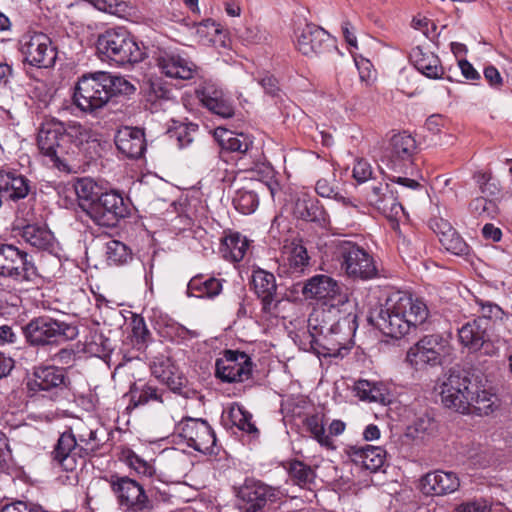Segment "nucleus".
<instances>
[{
	"label": "nucleus",
	"instance_id": "3",
	"mask_svg": "<svg viewBox=\"0 0 512 512\" xmlns=\"http://www.w3.org/2000/svg\"><path fill=\"white\" fill-rule=\"evenodd\" d=\"M330 249L347 278L367 281L377 277L378 269L373 255L358 243L336 239L331 241Z\"/></svg>",
	"mask_w": 512,
	"mask_h": 512
},
{
	"label": "nucleus",
	"instance_id": "32",
	"mask_svg": "<svg viewBox=\"0 0 512 512\" xmlns=\"http://www.w3.org/2000/svg\"><path fill=\"white\" fill-rule=\"evenodd\" d=\"M215 137L222 150L236 153L239 156L238 160H244L247 157L252 158L253 141L248 135L217 128Z\"/></svg>",
	"mask_w": 512,
	"mask_h": 512
},
{
	"label": "nucleus",
	"instance_id": "6",
	"mask_svg": "<svg viewBox=\"0 0 512 512\" xmlns=\"http://www.w3.org/2000/svg\"><path fill=\"white\" fill-rule=\"evenodd\" d=\"M21 329L26 343L35 348H43L62 341L73 340L78 336L76 325L48 315L32 318Z\"/></svg>",
	"mask_w": 512,
	"mask_h": 512
},
{
	"label": "nucleus",
	"instance_id": "24",
	"mask_svg": "<svg viewBox=\"0 0 512 512\" xmlns=\"http://www.w3.org/2000/svg\"><path fill=\"white\" fill-rule=\"evenodd\" d=\"M292 213L296 219L315 223L320 227L329 224V215L322 203L318 198L306 192L296 195Z\"/></svg>",
	"mask_w": 512,
	"mask_h": 512
},
{
	"label": "nucleus",
	"instance_id": "29",
	"mask_svg": "<svg viewBox=\"0 0 512 512\" xmlns=\"http://www.w3.org/2000/svg\"><path fill=\"white\" fill-rule=\"evenodd\" d=\"M114 142L117 150L129 159L141 158L146 150L144 131L138 127H121L115 134Z\"/></svg>",
	"mask_w": 512,
	"mask_h": 512
},
{
	"label": "nucleus",
	"instance_id": "2",
	"mask_svg": "<svg viewBox=\"0 0 512 512\" xmlns=\"http://www.w3.org/2000/svg\"><path fill=\"white\" fill-rule=\"evenodd\" d=\"M107 441L103 429H83L74 433L72 428L62 432L51 451V460L62 470L72 472L78 461L96 455Z\"/></svg>",
	"mask_w": 512,
	"mask_h": 512
},
{
	"label": "nucleus",
	"instance_id": "23",
	"mask_svg": "<svg viewBox=\"0 0 512 512\" xmlns=\"http://www.w3.org/2000/svg\"><path fill=\"white\" fill-rule=\"evenodd\" d=\"M460 480L453 471L435 470L419 480V489L426 496H444L458 490Z\"/></svg>",
	"mask_w": 512,
	"mask_h": 512
},
{
	"label": "nucleus",
	"instance_id": "33",
	"mask_svg": "<svg viewBox=\"0 0 512 512\" xmlns=\"http://www.w3.org/2000/svg\"><path fill=\"white\" fill-rule=\"evenodd\" d=\"M95 140L91 128L78 122L65 124L64 141L66 143V149L68 150V163L70 164L76 159L85 144H89L90 141Z\"/></svg>",
	"mask_w": 512,
	"mask_h": 512
},
{
	"label": "nucleus",
	"instance_id": "46",
	"mask_svg": "<svg viewBox=\"0 0 512 512\" xmlns=\"http://www.w3.org/2000/svg\"><path fill=\"white\" fill-rule=\"evenodd\" d=\"M287 470L291 481L302 488H310L316 476L309 465L299 460L291 461Z\"/></svg>",
	"mask_w": 512,
	"mask_h": 512
},
{
	"label": "nucleus",
	"instance_id": "61",
	"mask_svg": "<svg viewBox=\"0 0 512 512\" xmlns=\"http://www.w3.org/2000/svg\"><path fill=\"white\" fill-rule=\"evenodd\" d=\"M372 167L364 159L358 160L353 167V177L358 183H364L372 178Z\"/></svg>",
	"mask_w": 512,
	"mask_h": 512
},
{
	"label": "nucleus",
	"instance_id": "55",
	"mask_svg": "<svg viewBox=\"0 0 512 512\" xmlns=\"http://www.w3.org/2000/svg\"><path fill=\"white\" fill-rule=\"evenodd\" d=\"M440 243L448 252L454 255L464 256L469 253V246L456 230L443 237Z\"/></svg>",
	"mask_w": 512,
	"mask_h": 512
},
{
	"label": "nucleus",
	"instance_id": "8",
	"mask_svg": "<svg viewBox=\"0 0 512 512\" xmlns=\"http://www.w3.org/2000/svg\"><path fill=\"white\" fill-rule=\"evenodd\" d=\"M110 101L103 71L86 73L78 78L74 87L73 103L85 113H95Z\"/></svg>",
	"mask_w": 512,
	"mask_h": 512
},
{
	"label": "nucleus",
	"instance_id": "48",
	"mask_svg": "<svg viewBox=\"0 0 512 512\" xmlns=\"http://www.w3.org/2000/svg\"><path fill=\"white\" fill-rule=\"evenodd\" d=\"M103 77L107 84L110 99L114 96L130 95L135 92L134 85L122 76L113 75L109 72L103 71Z\"/></svg>",
	"mask_w": 512,
	"mask_h": 512
},
{
	"label": "nucleus",
	"instance_id": "43",
	"mask_svg": "<svg viewBox=\"0 0 512 512\" xmlns=\"http://www.w3.org/2000/svg\"><path fill=\"white\" fill-rule=\"evenodd\" d=\"M198 130L199 126L195 123L174 122L173 125L168 128L166 135L178 148L183 149L194 142Z\"/></svg>",
	"mask_w": 512,
	"mask_h": 512
},
{
	"label": "nucleus",
	"instance_id": "56",
	"mask_svg": "<svg viewBox=\"0 0 512 512\" xmlns=\"http://www.w3.org/2000/svg\"><path fill=\"white\" fill-rule=\"evenodd\" d=\"M476 305L479 307V311L482 316L479 318H484L486 322L489 320H502L504 316L503 309L496 303L484 300L479 297H475L474 299Z\"/></svg>",
	"mask_w": 512,
	"mask_h": 512
},
{
	"label": "nucleus",
	"instance_id": "11",
	"mask_svg": "<svg viewBox=\"0 0 512 512\" xmlns=\"http://www.w3.org/2000/svg\"><path fill=\"white\" fill-rule=\"evenodd\" d=\"M449 352V341L441 334L425 335L408 350L406 361L416 369L436 367L443 364Z\"/></svg>",
	"mask_w": 512,
	"mask_h": 512
},
{
	"label": "nucleus",
	"instance_id": "19",
	"mask_svg": "<svg viewBox=\"0 0 512 512\" xmlns=\"http://www.w3.org/2000/svg\"><path fill=\"white\" fill-rule=\"evenodd\" d=\"M301 293L305 299H317L330 302L332 307L343 305L348 296L342 291L339 283L331 276L317 274L301 285Z\"/></svg>",
	"mask_w": 512,
	"mask_h": 512
},
{
	"label": "nucleus",
	"instance_id": "36",
	"mask_svg": "<svg viewBox=\"0 0 512 512\" xmlns=\"http://www.w3.org/2000/svg\"><path fill=\"white\" fill-rule=\"evenodd\" d=\"M19 235L27 244L38 250L50 251L54 248V235L45 224L24 225Z\"/></svg>",
	"mask_w": 512,
	"mask_h": 512
},
{
	"label": "nucleus",
	"instance_id": "40",
	"mask_svg": "<svg viewBox=\"0 0 512 512\" xmlns=\"http://www.w3.org/2000/svg\"><path fill=\"white\" fill-rule=\"evenodd\" d=\"M253 188H239L233 197V205L237 211L248 215L253 213L259 205L258 189L264 188V183L255 181L252 183Z\"/></svg>",
	"mask_w": 512,
	"mask_h": 512
},
{
	"label": "nucleus",
	"instance_id": "5",
	"mask_svg": "<svg viewBox=\"0 0 512 512\" xmlns=\"http://www.w3.org/2000/svg\"><path fill=\"white\" fill-rule=\"evenodd\" d=\"M96 50L102 59L118 65L135 64L145 57V47L124 28L108 29L96 41Z\"/></svg>",
	"mask_w": 512,
	"mask_h": 512
},
{
	"label": "nucleus",
	"instance_id": "60",
	"mask_svg": "<svg viewBox=\"0 0 512 512\" xmlns=\"http://www.w3.org/2000/svg\"><path fill=\"white\" fill-rule=\"evenodd\" d=\"M429 228L438 236L439 241L443 239L446 235H449L455 229L452 225L443 218L434 217L431 218L428 222Z\"/></svg>",
	"mask_w": 512,
	"mask_h": 512
},
{
	"label": "nucleus",
	"instance_id": "58",
	"mask_svg": "<svg viewBox=\"0 0 512 512\" xmlns=\"http://www.w3.org/2000/svg\"><path fill=\"white\" fill-rule=\"evenodd\" d=\"M469 208L476 216L494 217L497 213L496 203L483 196L473 199L469 204Z\"/></svg>",
	"mask_w": 512,
	"mask_h": 512
},
{
	"label": "nucleus",
	"instance_id": "59",
	"mask_svg": "<svg viewBox=\"0 0 512 512\" xmlns=\"http://www.w3.org/2000/svg\"><path fill=\"white\" fill-rule=\"evenodd\" d=\"M151 374L159 379L160 381H163L164 379H167V376H169V373H172V364L168 357H155L149 364Z\"/></svg>",
	"mask_w": 512,
	"mask_h": 512
},
{
	"label": "nucleus",
	"instance_id": "45",
	"mask_svg": "<svg viewBox=\"0 0 512 512\" xmlns=\"http://www.w3.org/2000/svg\"><path fill=\"white\" fill-rule=\"evenodd\" d=\"M229 418L234 426L239 430L251 435L253 438L258 437L259 430L252 421V414L242 405L235 404L229 409Z\"/></svg>",
	"mask_w": 512,
	"mask_h": 512
},
{
	"label": "nucleus",
	"instance_id": "21",
	"mask_svg": "<svg viewBox=\"0 0 512 512\" xmlns=\"http://www.w3.org/2000/svg\"><path fill=\"white\" fill-rule=\"evenodd\" d=\"M250 285L261 302L262 312L267 315L275 314L281 299L277 293L274 274L260 268L253 270Z\"/></svg>",
	"mask_w": 512,
	"mask_h": 512
},
{
	"label": "nucleus",
	"instance_id": "16",
	"mask_svg": "<svg viewBox=\"0 0 512 512\" xmlns=\"http://www.w3.org/2000/svg\"><path fill=\"white\" fill-rule=\"evenodd\" d=\"M253 362L248 354L238 350H224L215 362V376L222 382H244L252 376Z\"/></svg>",
	"mask_w": 512,
	"mask_h": 512
},
{
	"label": "nucleus",
	"instance_id": "62",
	"mask_svg": "<svg viewBox=\"0 0 512 512\" xmlns=\"http://www.w3.org/2000/svg\"><path fill=\"white\" fill-rule=\"evenodd\" d=\"M490 511V505L484 499H475L457 505L454 512H487Z\"/></svg>",
	"mask_w": 512,
	"mask_h": 512
},
{
	"label": "nucleus",
	"instance_id": "10",
	"mask_svg": "<svg viewBox=\"0 0 512 512\" xmlns=\"http://www.w3.org/2000/svg\"><path fill=\"white\" fill-rule=\"evenodd\" d=\"M18 51L25 64L36 68H51L57 60V48L51 38L38 31L25 32L18 40Z\"/></svg>",
	"mask_w": 512,
	"mask_h": 512
},
{
	"label": "nucleus",
	"instance_id": "47",
	"mask_svg": "<svg viewBox=\"0 0 512 512\" xmlns=\"http://www.w3.org/2000/svg\"><path fill=\"white\" fill-rule=\"evenodd\" d=\"M335 182L336 180L334 176L330 179H319L315 185L316 193L322 198H332L338 202H341L344 206L357 207V205L353 204L349 198L344 197L341 193L338 192Z\"/></svg>",
	"mask_w": 512,
	"mask_h": 512
},
{
	"label": "nucleus",
	"instance_id": "17",
	"mask_svg": "<svg viewBox=\"0 0 512 512\" xmlns=\"http://www.w3.org/2000/svg\"><path fill=\"white\" fill-rule=\"evenodd\" d=\"M294 43L296 49L305 56L319 55L337 49L335 39L313 23H305L295 29Z\"/></svg>",
	"mask_w": 512,
	"mask_h": 512
},
{
	"label": "nucleus",
	"instance_id": "35",
	"mask_svg": "<svg viewBox=\"0 0 512 512\" xmlns=\"http://www.w3.org/2000/svg\"><path fill=\"white\" fill-rule=\"evenodd\" d=\"M0 192L14 202L34 193L31 181L17 172H6L0 175Z\"/></svg>",
	"mask_w": 512,
	"mask_h": 512
},
{
	"label": "nucleus",
	"instance_id": "14",
	"mask_svg": "<svg viewBox=\"0 0 512 512\" xmlns=\"http://www.w3.org/2000/svg\"><path fill=\"white\" fill-rule=\"evenodd\" d=\"M175 433L194 450L204 454L214 453L216 436L206 420L184 417L176 424Z\"/></svg>",
	"mask_w": 512,
	"mask_h": 512
},
{
	"label": "nucleus",
	"instance_id": "52",
	"mask_svg": "<svg viewBox=\"0 0 512 512\" xmlns=\"http://www.w3.org/2000/svg\"><path fill=\"white\" fill-rule=\"evenodd\" d=\"M399 191L394 190L388 185L387 190L384 192L381 200L374 206L383 213H390L392 215H398L399 211H403V207L399 201Z\"/></svg>",
	"mask_w": 512,
	"mask_h": 512
},
{
	"label": "nucleus",
	"instance_id": "18",
	"mask_svg": "<svg viewBox=\"0 0 512 512\" xmlns=\"http://www.w3.org/2000/svg\"><path fill=\"white\" fill-rule=\"evenodd\" d=\"M70 381L65 368L56 365L34 367L32 379L27 386L32 391H45L51 400H56L68 387Z\"/></svg>",
	"mask_w": 512,
	"mask_h": 512
},
{
	"label": "nucleus",
	"instance_id": "27",
	"mask_svg": "<svg viewBox=\"0 0 512 512\" xmlns=\"http://www.w3.org/2000/svg\"><path fill=\"white\" fill-rule=\"evenodd\" d=\"M345 453L352 463L370 472L379 471L386 461V450L381 446L349 445Z\"/></svg>",
	"mask_w": 512,
	"mask_h": 512
},
{
	"label": "nucleus",
	"instance_id": "30",
	"mask_svg": "<svg viewBox=\"0 0 512 512\" xmlns=\"http://www.w3.org/2000/svg\"><path fill=\"white\" fill-rule=\"evenodd\" d=\"M127 396H129V407L132 408L150 403L164 404L170 398L169 393L158 387L153 381H143L141 379L130 385Z\"/></svg>",
	"mask_w": 512,
	"mask_h": 512
},
{
	"label": "nucleus",
	"instance_id": "20",
	"mask_svg": "<svg viewBox=\"0 0 512 512\" xmlns=\"http://www.w3.org/2000/svg\"><path fill=\"white\" fill-rule=\"evenodd\" d=\"M417 153V143L412 135L406 132L395 134L386 149L387 165L394 171L406 172L414 165Z\"/></svg>",
	"mask_w": 512,
	"mask_h": 512
},
{
	"label": "nucleus",
	"instance_id": "57",
	"mask_svg": "<svg viewBox=\"0 0 512 512\" xmlns=\"http://www.w3.org/2000/svg\"><path fill=\"white\" fill-rule=\"evenodd\" d=\"M20 248L13 244L0 243V275L6 277L13 261L20 252Z\"/></svg>",
	"mask_w": 512,
	"mask_h": 512
},
{
	"label": "nucleus",
	"instance_id": "15",
	"mask_svg": "<svg viewBox=\"0 0 512 512\" xmlns=\"http://www.w3.org/2000/svg\"><path fill=\"white\" fill-rule=\"evenodd\" d=\"M472 382L464 370L450 369L440 386L441 401L445 407L460 413L469 410L468 396Z\"/></svg>",
	"mask_w": 512,
	"mask_h": 512
},
{
	"label": "nucleus",
	"instance_id": "63",
	"mask_svg": "<svg viewBox=\"0 0 512 512\" xmlns=\"http://www.w3.org/2000/svg\"><path fill=\"white\" fill-rule=\"evenodd\" d=\"M1 512H47L41 506L24 501H16L5 505Z\"/></svg>",
	"mask_w": 512,
	"mask_h": 512
},
{
	"label": "nucleus",
	"instance_id": "49",
	"mask_svg": "<svg viewBox=\"0 0 512 512\" xmlns=\"http://www.w3.org/2000/svg\"><path fill=\"white\" fill-rule=\"evenodd\" d=\"M106 257L109 264L123 265L132 259V253L124 243L110 240L106 244Z\"/></svg>",
	"mask_w": 512,
	"mask_h": 512
},
{
	"label": "nucleus",
	"instance_id": "12",
	"mask_svg": "<svg viewBox=\"0 0 512 512\" xmlns=\"http://www.w3.org/2000/svg\"><path fill=\"white\" fill-rule=\"evenodd\" d=\"M279 488L254 478H246L237 490V507L240 512H264L269 504L281 498Z\"/></svg>",
	"mask_w": 512,
	"mask_h": 512
},
{
	"label": "nucleus",
	"instance_id": "44",
	"mask_svg": "<svg viewBox=\"0 0 512 512\" xmlns=\"http://www.w3.org/2000/svg\"><path fill=\"white\" fill-rule=\"evenodd\" d=\"M303 426L321 446L328 449L334 448L331 437L325 432L323 414L314 413L307 415L303 420Z\"/></svg>",
	"mask_w": 512,
	"mask_h": 512
},
{
	"label": "nucleus",
	"instance_id": "9",
	"mask_svg": "<svg viewBox=\"0 0 512 512\" xmlns=\"http://www.w3.org/2000/svg\"><path fill=\"white\" fill-rule=\"evenodd\" d=\"M106 481L116 498L119 508L124 512H151L152 501L147 496L144 487L128 476L112 474Z\"/></svg>",
	"mask_w": 512,
	"mask_h": 512
},
{
	"label": "nucleus",
	"instance_id": "51",
	"mask_svg": "<svg viewBox=\"0 0 512 512\" xmlns=\"http://www.w3.org/2000/svg\"><path fill=\"white\" fill-rule=\"evenodd\" d=\"M130 326L133 344L137 346L138 349L146 346V344L151 340V333L144 318L140 315L133 314Z\"/></svg>",
	"mask_w": 512,
	"mask_h": 512
},
{
	"label": "nucleus",
	"instance_id": "25",
	"mask_svg": "<svg viewBox=\"0 0 512 512\" xmlns=\"http://www.w3.org/2000/svg\"><path fill=\"white\" fill-rule=\"evenodd\" d=\"M310 266V257L302 240H293L283 247L281 274L289 277H300Z\"/></svg>",
	"mask_w": 512,
	"mask_h": 512
},
{
	"label": "nucleus",
	"instance_id": "53",
	"mask_svg": "<svg viewBox=\"0 0 512 512\" xmlns=\"http://www.w3.org/2000/svg\"><path fill=\"white\" fill-rule=\"evenodd\" d=\"M162 382L167 385L171 392L186 399L194 398L196 396V390L188 386L186 377L181 374L175 375L173 373H169L167 379H164Z\"/></svg>",
	"mask_w": 512,
	"mask_h": 512
},
{
	"label": "nucleus",
	"instance_id": "1",
	"mask_svg": "<svg viewBox=\"0 0 512 512\" xmlns=\"http://www.w3.org/2000/svg\"><path fill=\"white\" fill-rule=\"evenodd\" d=\"M429 316L426 303L403 291L391 292L370 321L386 336L401 339L415 333Z\"/></svg>",
	"mask_w": 512,
	"mask_h": 512
},
{
	"label": "nucleus",
	"instance_id": "64",
	"mask_svg": "<svg viewBox=\"0 0 512 512\" xmlns=\"http://www.w3.org/2000/svg\"><path fill=\"white\" fill-rule=\"evenodd\" d=\"M196 33L200 37H210L215 34H220L221 26L212 19H205L196 26Z\"/></svg>",
	"mask_w": 512,
	"mask_h": 512
},
{
	"label": "nucleus",
	"instance_id": "39",
	"mask_svg": "<svg viewBox=\"0 0 512 512\" xmlns=\"http://www.w3.org/2000/svg\"><path fill=\"white\" fill-rule=\"evenodd\" d=\"M73 187L77 196L79 207L85 214H87L92 205L102 194L101 188L91 178L78 179L74 183Z\"/></svg>",
	"mask_w": 512,
	"mask_h": 512
},
{
	"label": "nucleus",
	"instance_id": "54",
	"mask_svg": "<svg viewBox=\"0 0 512 512\" xmlns=\"http://www.w3.org/2000/svg\"><path fill=\"white\" fill-rule=\"evenodd\" d=\"M123 460L129 468L140 475L150 477L155 472L153 466L148 461L137 455L131 449H127L123 452Z\"/></svg>",
	"mask_w": 512,
	"mask_h": 512
},
{
	"label": "nucleus",
	"instance_id": "7",
	"mask_svg": "<svg viewBox=\"0 0 512 512\" xmlns=\"http://www.w3.org/2000/svg\"><path fill=\"white\" fill-rule=\"evenodd\" d=\"M65 123L55 119L45 120L39 127L37 146L40 153L61 171H70L66 143Z\"/></svg>",
	"mask_w": 512,
	"mask_h": 512
},
{
	"label": "nucleus",
	"instance_id": "42",
	"mask_svg": "<svg viewBox=\"0 0 512 512\" xmlns=\"http://www.w3.org/2000/svg\"><path fill=\"white\" fill-rule=\"evenodd\" d=\"M354 391L362 401L385 404L387 400V389L380 382L360 379L355 383Z\"/></svg>",
	"mask_w": 512,
	"mask_h": 512
},
{
	"label": "nucleus",
	"instance_id": "26",
	"mask_svg": "<svg viewBox=\"0 0 512 512\" xmlns=\"http://www.w3.org/2000/svg\"><path fill=\"white\" fill-rule=\"evenodd\" d=\"M201 103L212 113L222 118L234 116V107L229 97L215 83L205 82L196 90Z\"/></svg>",
	"mask_w": 512,
	"mask_h": 512
},
{
	"label": "nucleus",
	"instance_id": "22",
	"mask_svg": "<svg viewBox=\"0 0 512 512\" xmlns=\"http://www.w3.org/2000/svg\"><path fill=\"white\" fill-rule=\"evenodd\" d=\"M156 64L167 77L190 80L195 77L198 67L194 62L173 51H160Z\"/></svg>",
	"mask_w": 512,
	"mask_h": 512
},
{
	"label": "nucleus",
	"instance_id": "50",
	"mask_svg": "<svg viewBox=\"0 0 512 512\" xmlns=\"http://www.w3.org/2000/svg\"><path fill=\"white\" fill-rule=\"evenodd\" d=\"M164 335L177 344H187L199 337L196 330H190L177 322L167 323L164 328Z\"/></svg>",
	"mask_w": 512,
	"mask_h": 512
},
{
	"label": "nucleus",
	"instance_id": "31",
	"mask_svg": "<svg viewBox=\"0 0 512 512\" xmlns=\"http://www.w3.org/2000/svg\"><path fill=\"white\" fill-rule=\"evenodd\" d=\"M489 322L484 318H475L458 328L460 344L469 352L479 351L489 341Z\"/></svg>",
	"mask_w": 512,
	"mask_h": 512
},
{
	"label": "nucleus",
	"instance_id": "41",
	"mask_svg": "<svg viewBox=\"0 0 512 512\" xmlns=\"http://www.w3.org/2000/svg\"><path fill=\"white\" fill-rule=\"evenodd\" d=\"M248 247V239L239 232H234L222 240L220 252L226 260L239 262L244 258Z\"/></svg>",
	"mask_w": 512,
	"mask_h": 512
},
{
	"label": "nucleus",
	"instance_id": "13",
	"mask_svg": "<svg viewBox=\"0 0 512 512\" xmlns=\"http://www.w3.org/2000/svg\"><path fill=\"white\" fill-rule=\"evenodd\" d=\"M86 215L96 225L112 228L130 215V206L118 191H106L102 192Z\"/></svg>",
	"mask_w": 512,
	"mask_h": 512
},
{
	"label": "nucleus",
	"instance_id": "37",
	"mask_svg": "<svg viewBox=\"0 0 512 512\" xmlns=\"http://www.w3.org/2000/svg\"><path fill=\"white\" fill-rule=\"evenodd\" d=\"M470 392L468 396L469 410L466 413L488 415L493 412L498 400L496 394L478 383H472Z\"/></svg>",
	"mask_w": 512,
	"mask_h": 512
},
{
	"label": "nucleus",
	"instance_id": "34",
	"mask_svg": "<svg viewBox=\"0 0 512 512\" xmlns=\"http://www.w3.org/2000/svg\"><path fill=\"white\" fill-rule=\"evenodd\" d=\"M410 61L414 67L427 78L441 79L444 75V68L439 57L429 50L417 46L410 52Z\"/></svg>",
	"mask_w": 512,
	"mask_h": 512
},
{
	"label": "nucleus",
	"instance_id": "28",
	"mask_svg": "<svg viewBox=\"0 0 512 512\" xmlns=\"http://www.w3.org/2000/svg\"><path fill=\"white\" fill-rule=\"evenodd\" d=\"M6 277L16 283L26 285L27 289L39 286L43 280L33 257L25 250H20Z\"/></svg>",
	"mask_w": 512,
	"mask_h": 512
},
{
	"label": "nucleus",
	"instance_id": "4",
	"mask_svg": "<svg viewBox=\"0 0 512 512\" xmlns=\"http://www.w3.org/2000/svg\"><path fill=\"white\" fill-rule=\"evenodd\" d=\"M356 319L355 314L348 313L329 326L321 325L318 327V325L313 324L314 319L309 318L307 338L310 349L318 356L334 358L342 356V350H346L344 329L347 328L349 332L354 331L356 329Z\"/></svg>",
	"mask_w": 512,
	"mask_h": 512
},
{
	"label": "nucleus",
	"instance_id": "38",
	"mask_svg": "<svg viewBox=\"0 0 512 512\" xmlns=\"http://www.w3.org/2000/svg\"><path fill=\"white\" fill-rule=\"evenodd\" d=\"M223 281L213 276L198 274L188 282L187 295L197 298H214L221 293Z\"/></svg>",
	"mask_w": 512,
	"mask_h": 512
}]
</instances>
